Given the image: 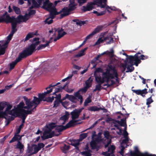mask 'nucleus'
Instances as JSON below:
<instances>
[{
	"mask_svg": "<svg viewBox=\"0 0 156 156\" xmlns=\"http://www.w3.org/2000/svg\"><path fill=\"white\" fill-rule=\"evenodd\" d=\"M39 39L38 37L34 38L31 41L32 43L22 51L27 57L31 55L36 51V46L40 43Z\"/></svg>",
	"mask_w": 156,
	"mask_h": 156,
	"instance_id": "f257e3e1",
	"label": "nucleus"
},
{
	"mask_svg": "<svg viewBox=\"0 0 156 156\" xmlns=\"http://www.w3.org/2000/svg\"><path fill=\"white\" fill-rule=\"evenodd\" d=\"M5 21L8 22H13L14 23H20L21 22V20H23V16L21 15H19L16 18H15L14 16L10 17L9 15L7 12V14L5 15Z\"/></svg>",
	"mask_w": 156,
	"mask_h": 156,
	"instance_id": "f03ea898",
	"label": "nucleus"
},
{
	"mask_svg": "<svg viewBox=\"0 0 156 156\" xmlns=\"http://www.w3.org/2000/svg\"><path fill=\"white\" fill-rule=\"evenodd\" d=\"M25 104L23 102H21L17 105L16 108L12 109V111L14 110L16 116H20V115H21L23 112V110H24L23 109V106Z\"/></svg>",
	"mask_w": 156,
	"mask_h": 156,
	"instance_id": "7ed1b4c3",
	"label": "nucleus"
},
{
	"mask_svg": "<svg viewBox=\"0 0 156 156\" xmlns=\"http://www.w3.org/2000/svg\"><path fill=\"white\" fill-rule=\"evenodd\" d=\"M27 57L21 52L19 53L18 57L16 58L14 61L12 62L10 64V69L12 70L14 69L16 65L23 58H25Z\"/></svg>",
	"mask_w": 156,
	"mask_h": 156,
	"instance_id": "20e7f679",
	"label": "nucleus"
},
{
	"mask_svg": "<svg viewBox=\"0 0 156 156\" xmlns=\"http://www.w3.org/2000/svg\"><path fill=\"white\" fill-rule=\"evenodd\" d=\"M84 108L82 107L80 109H75L73 110V111L70 113L72 119L75 120L78 119L79 117L80 113Z\"/></svg>",
	"mask_w": 156,
	"mask_h": 156,
	"instance_id": "39448f33",
	"label": "nucleus"
},
{
	"mask_svg": "<svg viewBox=\"0 0 156 156\" xmlns=\"http://www.w3.org/2000/svg\"><path fill=\"white\" fill-rule=\"evenodd\" d=\"M128 59L129 61L128 63L132 64H133V66L135 65L136 66H137L138 64L141 62V60L138 59L136 56H135V58L132 57H129Z\"/></svg>",
	"mask_w": 156,
	"mask_h": 156,
	"instance_id": "423d86ee",
	"label": "nucleus"
},
{
	"mask_svg": "<svg viewBox=\"0 0 156 156\" xmlns=\"http://www.w3.org/2000/svg\"><path fill=\"white\" fill-rule=\"evenodd\" d=\"M6 104L5 105V106H7L4 112H5L6 113H8L9 114L11 115L12 116H16L15 113L14 112V110L12 111V109L10 110L12 108V105L9 104V103L6 102Z\"/></svg>",
	"mask_w": 156,
	"mask_h": 156,
	"instance_id": "0eeeda50",
	"label": "nucleus"
},
{
	"mask_svg": "<svg viewBox=\"0 0 156 156\" xmlns=\"http://www.w3.org/2000/svg\"><path fill=\"white\" fill-rule=\"evenodd\" d=\"M94 3L93 2H88L86 5V6H83V8L82 9H81L84 12L88 11H90L94 8Z\"/></svg>",
	"mask_w": 156,
	"mask_h": 156,
	"instance_id": "6e6552de",
	"label": "nucleus"
},
{
	"mask_svg": "<svg viewBox=\"0 0 156 156\" xmlns=\"http://www.w3.org/2000/svg\"><path fill=\"white\" fill-rule=\"evenodd\" d=\"M62 11L63 13L60 15V19H62L64 17L70 14L71 12L68 9V7H65L62 9Z\"/></svg>",
	"mask_w": 156,
	"mask_h": 156,
	"instance_id": "1a4fd4ad",
	"label": "nucleus"
},
{
	"mask_svg": "<svg viewBox=\"0 0 156 156\" xmlns=\"http://www.w3.org/2000/svg\"><path fill=\"white\" fill-rule=\"evenodd\" d=\"M80 120H75L72 119V120L69 122L65 126L67 129L71 127H74L76 125L81 123V122L77 123V122Z\"/></svg>",
	"mask_w": 156,
	"mask_h": 156,
	"instance_id": "9d476101",
	"label": "nucleus"
},
{
	"mask_svg": "<svg viewBox=\"0 0 156 156\" xmlns=\"http://www.w3.org/2000/svg\"><path fill=\"white\" fill-rule=\"evenodd\" d=\"M58 34L57 37L54 39V42L56 41L57 40H59L64 35L66 34V33L64 31V29L61 28L60 29L58 30Z\"/></svg>",
	"mask_w": 156,
	"mask_h": 156,
	"instance_id": "9b49d317",
	"label": "nucleus"
},
{
	"mask_svg": "<svg viewBox=\"0 0 156 156\" xmlns=\"http://www.w3.org/2000/svg\"><path fill=\"white\" fill-rule=\"evenodd\" d=\"M147 90V89L146 88H144L142 90H132V91L136 94L140 95L143 97H145V94H146L148 93Z\"/></svg>",
	"mask_w": 156,
	"mask_h": 156,
	"instance_id": "f8f14e48",
	"label": "nucleus"
},
{
	"mask_svg": "<svg viewBox=\"0 0 156 156\" xmlns=\"http://www.w3.org/2000/svg\"><path fill=\"white\" fill-rule=\"evenodd\" d=\"M125 115H127V116L125 117L124 118H123L121 119V121H119L118 120H115L114 121L115 122L118 123L121 126H124L125 124H126V119L128 118L129 116V113L126 114L124 113Z\"/></svg>",
	"mask_w": 156,
	"mask_h": 156,
	"instance_id": "ddd939ff",
	"label": "nucleus"
},
{
	"mask_svg": "<svg viewBox=\"0 0 156 156\" xmlns=\"http://www.w3.org/2000/svg\"><path fill=\"white\" fill-rule=\"evenodd\" d=\"M60 133L58 134H55V132L54 131H52L51 133H49L48 135H46V134H44V133H43V135L41 136V137L43 140H45L46 139H48L50 138H51L53 137L54 135L58 136Z\"/></svg>",
	"mask_w": 156,
	"mask_h": 156,
	"instance_id": "4468645a",
	"label": "nucleus"
},
{
	"mask_svg": "<svg viewBox=\"0 0 156 156\" xmlns=\"http://www.w3.org/2000/svg\"><path fill=\"white\" fill-rule=\"evenodd\" d=\"M69 2L70 3L69 4L68 7L70 11L71 12L76 9V6L77 5V4H76L74 1L72 2L71 0H69Z\"/></svg>",
	"mask_w": 156,
	"mask_h": 156,
	"instance_id": "2eb2a0df",
	"label": "nucleus"
},
{
	"mask_svg": "<svg viewBox=\"0 0 156 156\" xmlns=\"http://www.w3.org/2000/svg\"><path fill=\"white\" fill-rule=\"evenodd\" d=\"M6 23H11V31L10 33L12 34H14L17 30V29L16 28L17 26V24L16 23H14L13 22H8L7 21H4Z\"/></svg>",
	"mask_w": 156,
	"mask_h": 156,
	"instance_id": "dca6fc26",
	"label": "nucleus"
},
{
	"mask_svg": "<svg viewBox=\"0 0 156 156\" xmlns=\"http://www.w3.org/2000/svg\"><path fill=\"white\" fill-rule=\"evenodd\" d=\"M104 40L105 41H108L106 42L107 44H110L113 42V38L111 34H108L107 36L104 38Z\"/></svg>",
	"mask_w": 156,
	"mask_h": 156,
	"instance_id": "f3484780",
	"label": "nucleus"
},
{
	"mask_svg": "<svg viewBox=\"0 0 156 156\" xmlns=\"http://www.w3.org/2000/svg\"><path fill=\"white\" fill-rule=\"evenodd\" d=\"M23 136H20L19 134H15L14 136L12 139L9 141L10 143H12L16 141H20L21 140L22 137Z\"/></svg>",
	"mask_w": 156,
	"mask_h": 156,
	"instance_id": "a211bd4d",
	"label": "nucleus"
},
{
	"mask_svg": "<svg viewBox=\"0 0 156 156\" xmlns=\"http://www.w3.org/2000/svg\"><path fill=\"white\" fill-rule=\"evenodd\" d=\"M66 98L68 99L72 102H75V100H76L75 98L74 97L73 95H69L68 94H66L65 97L63 98L62 99H61V100H62V101Z\"/></svg>",
	"mask_w": 156,
	"mask_h": 156,
	"instance_id": "6ab92c4d",
	"label": "nucleus"
},
{
	"mask_svg": "<svg viewBox=\"0 0 156 156\" xmlns=\"http://www.w3.org/2000/svg\"><path fill=\"white\" fill-rule=\"evenodd\" d=\"M94 75L95 76V81L97 83L102 84L104 83L105 80L103 78H101L100 76H97L95 73H94Z\"/></svg>",
	"mask_w": 156,
	"mask_h": 156,
	"instance_id": "aec40b11",
	"label": "nucleus"
},
{
	"mask_svg": "<svg viewBox=\"0 0 156 156\" xmlns=\"http://www.w3.org/2000/svg\"><path fill=\"white\" fill-rule=\"evenodd\" d=\"M110 70L107 69L105 72H103L102 74V77L104 80L106 79L107 81H109V76Z\"/></svg>",
	"mask_w": 156,
	"mask_h": 156,
	"instance_id": "412c9836",
	"label": "nucleus"
},
{
	"mask_svg": "<svg viewBox=\"0 0 156 156\" xmlns=\"http://www.w3.org/2000/svg\"><path fill=\"white\" fill-rule=\"evenodd\" d=\"M133 66V64H130V65L127 64H125L124 67L127 68V70L126 71V72H131L133 71L134 70V68Z\"/></svg>",
	"mask_w": 156,
	"mask_h": 156,
	"instance_id": "4be33fe9",
	"label": "nucleus"
},
{
	"mask_svg": "<svg viewBox=\"0 0 156 156\" xmlns=\"http://www.w3.org/2000/svg\"><path fill=\"white\" fill-rule=\"evenodd\" d=\"M74 97H75L76 100H75V102H73V103H76L79 100H80V105L82 104L83 100L82 95H78L77 93L76 95H74Z\"/></svg>",
	"mask_w": 156,
	"mask_h": 156,
	"instance_id": "5701e85b",
	"label": "nucleus"
},
{
	"mask_svg": "<svg viewBox=\"0 0 156 156\" xmlns=\"http://www.w3.org/2000/svg\"><path fill=\"white\" fill-rule=\"evenodd\" d=\"M66 129L67 128L65 126H63L62 125H57V127L55 128V130L58 132L60 133Z\"/></svg>",
	"mask_w": 156,
	"mask_h": 156,
	"instance_id": "b1692460",
	"label": "nucleus"
},
{
	"mask_svg": "<svg viewBox=\"0 0 156 156\" xmlns=\"http://www.w3.org/2000/svg\"><path fill=\"white\" fill-rule=\"evenodd\" d=\"M73 21L76 22L77 25H78L80 26L82 25H84L85 24H87L88 23V20H86L84 21L80 20L78 19H74L73 20Z\"/></svg>",
	"mask_w": 156,
	"mask_h": 156,
	"instance_id": "393cba45",
	"label": "nucleus"
},
{
	"mask_svg": "<svg viewBox=\"0 0 156 156\" xmlns=\"http://www.w3.org/2000/svg\"><path fill=\"white\" fill-rule=\"evenodd\" d=\"M88 88H87L86 87H84L81 88L79 89L78 91L74 93V95H76V94H78V95H82L80 92H81L82 93H84L86 92L87 91V89Z\"/></svg>",
	"mask_w": 156,
	"mask_h": 156,
	"instance_id": "a878e982",
	"label": "nucleus"
},
{
	"mask_svg": "<svg viewBox=\"0 0 156 156\" xmlns=\"http://www.w3.org/2000/svg\"><path fill=\"white\" fill-rule=\"evenodd\" d=\"M92 81L93 79L91 78V77H90L86 81L85 87L88 88L91 87L92 86Z\"/></svg>",
	"mask_w": 156,
	"mask_h": 156,
	"instance_id": "bb28decb",
	"label": "nucleus"
},
{
	"mask_svg": "<svg viewBox=\"0 0 156 156\" xmlns=\"http://www.w3.org/2000/svg\"><path fill=\"white\" fill-rule=\"evenodd\" d=\"M90 145L92 149H96L98 150L99 148V147L97 143L92 141L90 143Z\"/></svg>",
	"mask_w": 156,
	"mask_h": 156,
	"instance_id": "cd10ccee",
	"label": "nucleus"
},
{
	"mask_svg": "<svg viewBox=\"0 0 156 156\" xmlns=\"http://www.w3.org/2000/svg\"><path fill=\"white\" fill-rule=\"evenodd\" d=\"M56 15V9L55 7V8H53L50 12V17L51 19L54 18L55 16Z\"/></svg>",
	"mask_w": 156,
	"mask_h": 156,
	"instance_id": "c85d7f7f",
	"label": "nucleus"
},
{
	"mask_svg": "<svg viewBox=\"0 0 156 156\" xmlns=\"http://www.w3.org/2000/svg\"><path fill=\"white\" fill-rule=\"evenodd\" d=\"M69 112L67 111H66L65 114L62 116L60 117V119L62 120L67 121L69 119Z\"/></svg>",
	"mask_w": 156,
	"mask_h": 156,
	"instance_id": "c756f323",
	"label": "nucleus"
},
{
	"mask_svg": "<svg viewBox=\"0 0 156 156\" xmlns=\"http://www.w3.org/2000/svg\"><path fill=\"white\" fill-rule=\"evenodd\" d=\"M23 98L25 101V104L27 105H28L30 106V107H32L33 106V105L32 101H30V99H28L26 97H24Z\"/></svg>",
	"mask_w": 156,
	"mask_h": 156,
	"instance_id": "7c9ffc66",
	"label": "nucleus"
},
{
	"mask_svg": "<svg viewBox=\"0 0 156 156\" xmlns=\"http://www.w3.org/2000/svg\"><path fill=\"white\" fill-rule=\"evenodd\" d=\"M101 108H98L96 106H92L89 107L88 108V110L91 112L98 111L100 110Z\"/></svg>",
	"mask_w": 156,
	"mask_h": 156,
	"instance_id": "2f4dec72",
	"label": "nucleus"
},
{
	"mask_svg": "<svg viewBox=\"0 0 156 156\" xmlns=\"http://www.w3.org/2000/svg\"><path fill=\"white\" fill-rule=\"evenodd\" d=\"M103 27V26L102 25L98 26L92 32L93 34L94 35L96 33L99 32L102 30Z\"/></svg>",
	"mask_w": 156,
	"mask_h": 156,
	"instance_id": "473e14b6",
	"label": "nucleus"
},
{
	"mask_svg": "<svg viewBox=\"0 0 156 156\" xmlns=\"http://www.w3.org/2000/svg\"><path fill=\"white\" fill-rule=\"evenodd\" d=\"M115 77L116 78H118V74L116 71H114L112 73H110V72L109 76V80L110 79H113L114 77Z\"/></svg>",
	"mask_w": 156,
	"mask_h": 156,
	"instance_id": "72a5a7b5",
	"label": "nucleus"
},
{
	"mask_svg": "<svg viewBox=\"0 0 156 156\" xmlns=\"http://www.w3.org/2000/svg\"><path fill=\"white\" fill-rule=\"evenodd\" d=\"M92 96L89 95L85 100L84 103V106H87L88 105V104L90 103L91 101Z\"/></svg>",
	"mask_w": 156,
	"mask_h": 156,
	"instance_id": "f704fd0d",
	"label": "nucleus"
},
{
	"mask_svg": "<svg viewBox=\"0 0 156 156\" xmlns=\"http://www.w3.org/2000/svg\"><path fill=\"white\" fill-rule=\"evenodd\" d=\"M42 101V100H40V99L37 98V97L36 96H34V99L32 101V103L34 104L35 105H38L40 103L41 101Z\"/></svg>",
	"mask_w": 156,
	"mask_h": 156,
	"instance_id": "c9c22d12",
	"label": "nucleus"
},
{
	"mask_svg": "<svg viewBox=\"0 0 156 156\" xmlns=\"http://www.w3.org/2000/svg\"><path fill=\"white\" fill-rule=\"evenodd\" d=\"M34 34L33 32H29L26 35V37L24 39V42L28 40L30 38L34 37Z\"/></svg>",
	"mask_w": 156,
	"mask_h": 156,
	"instance_id": "e433bc0d",
	"label": "nucleus"
},
{
	"mask_svg": "<svg viewBox=\"0 0 156 156\" xmlns=\"http://www.w3.org/2000/svg\"><path fill=\"white\" fill-rule=\"evenodd\" d=\"M124 139H123L121 143V146H126L127 145L128 146L127 144L129 141V138H124Z\"/></svg>",
	"mask_w": 156,
	"mask_h": 156,
	"instance_id": "4c0bfd02",
	"label": "nucleus"
},
{
	"mask_svg": "<svg viewBox=\"0 0 156 156\" xmlns=\"http://www.w3.org/2000/svg\"><path fill=\"white\" fill-rule=\"evenodd\" d=\"M23 112H22V113H21V115L23 114L25 116H26V117H27L28 115L32 114V112H33L32 111V110H31V109L30 110H26L24 109V110H23Z\"/></svg>",
	"mask_w": 156,
	"mask_h": 156,
	"instance_id": "58836bf2",
	"label": "nucleus"
},
{
	"mask_svg": "<svg viewBox=\"0 0 156 156\" xmlns=\"http://www.w3.org/2000/svg\"><path fill=\"white\" fill-rule=\"evenodd\" d=\"M61 148L62 152L64 153H66V151L69 149V146L64 144V146L62 147Z\"/></svg>",
	"mask_w": 156,
	"mask_h": 156,
	"instance_id": "ea45409f",
	"label": "nucleus"
},
{
	"mask_svg": "<svg viewBox=\"0 0 156 156\" xmlns=\"http://www.w3.org/2000/svg\"><path fill=\"white\" fill-rule=\"evenodd\" d=\"M12 8L16 14H19L20 13L21 11L20 8L15 6H13Z\"/></svg>",
	"mask_w": 156,
	"mask_h": 156,
	"instance_id": "a19ab883",
	"label": "nucleus"
},
{
	"mask_svg": "<svg viewBox=\"0 0 156 156\" xmlns=\"http://www.w3.org/2000/svg\"><path fill=\"white\" fill-rule=\"evenodd\" d=\"M115 149V146L111 145V147H108V152H110L111 154H113Z\"/></svg>",
	"mask_w": 156,
	"mask_h": 156,
	"instance_id": "79ce46f5",
	"label": "nucleus"
},
{
	"mask_svg": "<svg viewBox=\"0 0 156 156\" xmlns=\"http://www.w3.org/2000/svg\"><path fill=\"white\" fill-rule=\"evenodd\" d=\"M87 133H83L80 134V135L79 141H81L83 139L87 137Z\"/></svg>",
	"mask_w": 156,
	"mask_h": 156,
	"instance_id": "37998d69",
	"label": "nucleus"
},
{
	"mask_svg": "<svg viewBox=\"0 0 156 156\" xmlns=\"http://www.w3.org/2000/svg\"><path fill=\"white\" fill-rule=\"evenodd\" d=\"M13 35V34H12V33H10V34L7 37V41H6V43H5V44H4L3 45V46H4L5 45H6V43H7V44H8L9 42L11 40Z\"/></svg>",
	"mask_w": 156,
	"mask_h": 156,
	"instance_id": "c03bdc74",
	"label": "nucleus"
},
{
	"mask_svg": "<svg viewBox=\"0 0 156 156\" xmlns=\"http://www.w3.org/2000/svg\"><path fill=\"white\" fill-rule=\"evenodd\" d=\"M93 12L94 14H96L97 16H99L105 14L106 13V11L104 10V11H101L100 13L98 12L97 11H94Z\"/></svg>",
	"mask_w": 156,
	"mask_h": 156,
	"instance_id": "a18cd8bd",
	"label": "nucleus"
},
{
	"mask_svg": "<svg viewBox=\"0 0 156 156\" xmlns=\"http://www.w3.org/2000/svg\"><path fill=\"white\" fill-rule=\"evenodd\" d=\"M153 95H152L149 98H147L146 101V105H148L147 107H149L150 106L149 105L152 102H153V101L152 99V97Z\"/></svg>",
	"mask_w": 156,
	"mask_h": 156,
	"instance_id": "49530a36",
	"label": "nucleus"
},
{
	"mask_svg": "<svg viewBox=\"0 0 156 156\" xmlns=\"http://www.w3.org/2000/svg\"><path fill=\"white\" fill-rule=\"evenodd\" d=\"M62 100H55L54 102L53 107H57L58 106L60 103H61Z\"/></svg>",
	"mask_w": 156,
	"mask_h": 156,
	"instance_id": "de8ad7c7",
	"label": "nucleus"
},
{
	"mask_svg": "<svg viewBox=\"0 0 156 156\" xmlns=\"http://www.w3.org/2000/svg\"><path fill=\"white\" fill-rule=\"evenodd\" d=\"M48 46L47 44L46 43V44H41L39 45V46L37 47L36 50H39L42 49H43L45 48L46 47H48Z\"/></svg>",
	"mask_w": 156,
	"mask_h": 156,
	"instance_id": "09e8293b",
	"label": "nucleus"
},
{
	"mask_svg": "<svg viewBox=\"0 0 156 156\" xmlns=\"http://www.w3.org/2000/svg\"><path fill=\"white\" fill-rule=\"evenodd\" d=\"M147 152H146L144 153H140V154H138L136 153L134 151H130V155L131 156H140V155L141 154H145Z\"/></svg>",
	"mask_w": 156,
	"mask_h": 156,
	"instance_id": "8fccbe9b",
	"label": "nucleus"
},
{
	"mask_svg": "<svg viewBox=\"0 0 156 156\" xmlns=\"http://www.w3.org/2000/svg\"><path fill=\"white\" fill-rule=\"evenodd\" d=\"M24 147V145L22 144L20 141H18L16 144V148L21 150Z\"/></svg>",
	"mask_w": 156,
	"mask_h": 156,
	"instance_id": "3c124183",
	"label": "nucleus"
},
{
	"mask_svg": "<svg viewBox=\"0 0 156 156\" xmlns=\"http://www.w3.org/2000/svg\"><path fill=\"white\" fill-rule=\"evenodd\" d=\"M57 125H55V123L54 122H51L49 124L48 127L50 128L51 129H53L54 128L57 127Z\"/></svg>",
	"mask_w": 156,
	"mask_h": 156,
	"instance_id": "603ef678",
	"label": "nucleus"
},
{
	"mask_svg": "<svg viewBox=\"0 0 156 156\" xmlns=\"http://www.w3.org/2000/svg\"><path fill=\"white\" fill-rule=\"evenodd\" d=\"M91 152V150H89L88 151H83L81 152L82 155L85 156H91V154L90 153Z\"/></svg>",
	"mask_w": 156,
	"mask_h": 156,
	"instance_id": "864d4df0",
	"label": "nucleus"
},
{
	"mask_svg": "<svg viewBox=\"0 0 156 156\" xmlns=\"http://www.w3.org/2000/svg\"><path fill=\"white\" fill-rule=\"evenodd\" d=\"M7 14V12H5L0 18V23H2L4 21H5V15Z\"/></svg>",
	"mask_w": 156,
	"mask_h": 156,
	"instance_id": "5fc2aeb1",
	"label": "nucleus"
},
{
	"mask_svg": "<svg viewBox=\"0 0 156 156\" xmlns=\"http://www.w3.org/2000/svg\"><path fill=\"white\" fill-rule=\"evenodd\" d=\"M7 116V114L5 112H0V118H4L5 119H7L5 116Z\"/></svg>",
	"mask_w": 156,
	"mask_h": 156,
	"instance_id": "6e6d98bb",
	"label": "nucleus"
},
{
	"mask_svg": "<svg viewBox=\"0 0 156 156\" xmlns=\"http://www.w3.org/2000/svg\"><path fill=\"white\" fill-rule=\"evenodd\" d=\"M85 54V53L84 52H83V51L81 50L78 54L75 55L74 57L76 58H79L84 55Z\"/></svg>",
	"mask_w": 156,
	"mask_h": 156,
	"instance_id": "4d7b16f0",
	"label": "nucleus"
},
{
	"mask_svg": "<svg viewBox=\"0 0 156 156\" xmlns=\"http://www.w3.org/2000/svg\"><path fill=\"white\" fill-rule=\"evenodd\" d=\"M46 129L44 130V134H49L51 132V129L50 128L48 127V126L46 125Z\"/></svg>",
	"mask_w": 156,
	"mask_h": 156,
	"instance_id": "13d9d810",
	"label": "nucleus"
},
{
	"mask_svg": "<svg viewBox=\"0 0 156 156\" xmlns=\"http://www.w3.org/2000/svg\"><path fill=\"white\" fill-rule=\"evenodd\" d=\"M103 134L105 138H106L108 140H110L109 139V137L110 136V135L109 131H105L104 133Z\"/></svg>",
	"mask_w": 156,
	"mask_h": 156,
	"instance_id": "bf43d9fd",
	"label": "nucleus"
},
{
	"mask_svg": "<svg viewBox=\"0 0 156 156\" xmlns=\"http://www.w3.org/2000/svg\"><path fill=\"white\" fill-rule=\"evenodd\" d=\"M101 84L98 83L96 85L95 88L98 91H100L101 89H105V88L101 87Z\"/></svg>",
	"mask_w": 156,
	"mask_h": 156,
	"instance_id": "052dcab7",
	"label": "nucleus"
},
{
	"mask_svg": "<svg viewBox=\"0 0 156 156\" xmlns=\"http://www.w3.org/2000/svg\"><path fill=\"white\" fill-rule=\"evenodd\" d=\"M6 103V102H0V111L3 110L5 107V105H6L5 104Z\"/></svg>",
	"mask_w": 156,
	"mask_h": 156,
	"instance_id": "680f3d73",
	"label": "nucleus"
},
{
	"mask_svg": "<svg viewBox=\"0 0 156 156\" xmlns=\"http://www.w3.org/2000/svg\"><path fill=\"white\" fill-rule=\"evenodd\" d=\"M92 141H94V142L98 143L101 141L100 138L98 136H97L92 138Z\"/></svg>",
	"mask_w": 156,
	"mask_h": 156,
	"instance_id": "e2e57ef3",
	"label": "nucleus"
},
{
	"mask_svg": "<svg viewBox=\"0 0 156 156\" xmlns=\"http://www.w3.org/2000/svg\"><path fill=\"white\" fill-rule=\"evenodd\" d=\"M46 96V95L45 94V93H43L42 94H38V97L40 99V100H42V101H43L44 99V98Z\"/></svg>",
	"mask_w": 156,
	"mask_h": 156,
	"instance_id": "0e129e2a",
	"label": "nucleus"
},
{
	"mask_svg": "<svg viewBox=\"0 0 156 156\" xmlns=\"http://www.w3.org/2000/svg\"><path fill=\"white\" fill-rule=\"evenodd\" d=\"M121 147H122V148L120 150V151H119V153L122 156H123V155H124V149L125 148L127 147V145L126 146H121Z\"/></svg>",
	"mask_w": 156,
	"mask_h": 156,
	"instance_id": "69168bd1",
	"label": "nucleus"
},
{
	"mask_svg": "<svg viewBox=\"0 0 156 156\" xmlns=\"http://www.w3.org/2000/svg\"><path fill=\"white\" fill-rule=\"evenodd\" d=\"M36 13V10H30L28 14H26V15L30 16L31 15H34Z\"/></svg>",
	"mask_w": 156,
	"mask_h": 156,
	"instance_id": "338daca9",
	"label": "nucleus"
},
{
	"mask_svg": "<svg viewBox=\"0 0 156 156\" xmlns=\"http://www.w3.org/2000/svg\"><path fill=\"white\" fill-rule=\"evenodd\" d=\"M105 40H104V39H102V38H99L95 43V45L101 43H103Z\"/></svg>",
	"mask_w": 156,
	"mask_h": 156,
	"instance_id": "774afa93",
	"label": "nucleus"
}]
</instances>
